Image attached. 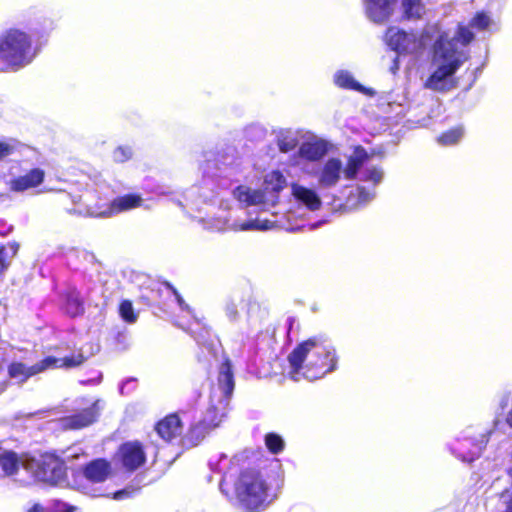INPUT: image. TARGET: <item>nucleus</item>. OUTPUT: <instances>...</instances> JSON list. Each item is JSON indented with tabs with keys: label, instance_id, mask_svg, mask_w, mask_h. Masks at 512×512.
Returning a JSON list of instances; mask_svg holds the SVG:
<instances>
[{
	"label": "nucleus",
	"instance_id": "1",
	"mask_svg": "<svg viewBox=\"0 0 512 512\" xmlns=\"http://www.w3.org/2000/svg\"><path fill=\"white\" fill-rule=\"evenodd\" d=\"M473 39L474 34L463 26L455 33L439 34L431 46V73L423 80V87L438 93L455 89V74L469 59L466 46Z\"/></svg>",
	"mask_w": 512,
	"mask_h": 512
},
{
	"label": "nucleus",
	"instance_id": "2",
	"mask_svg": "<svg viewBox=\"0 0 512 512\" xmlns=\"http://www.w3.org/2000/svg\"><path fill=\"white\" fill-rule=\"evenodd\" d=\"M368 154L362 147H357L346 160L338 156H331L321 161L317 166L304 162L302 172L314 177L322 190L336 188L344 179L347 181L358 179L360 182L371 183L377 186L384 177V172L376 166H365Z\"/></svg>",
	"mask_w": 512,
	"mask_h": 512
},
{
	"label": "nucleus",
	"instance_id": "3",
	"mask_svg": "<svg viewBox=\"0 0 512 512\" xmlns=\"http://www.w3.org/2000/svg\"><path fill=\"white\" fill-rule=\"evenodd\" d=\"M288 362L291 379L314 381L335 371L338 357L336 349L327 339L315 336L299 343L288 355Z\"/></svg>",
	"mask_w": 512,
	"mask_h": 512
},
{
	"label": "nucleus",
	"instance_id": "4",
	"mask_svg": "<svg viewBox=\"0 0 512 512\" xmlns=\"http://www.w3.org/2000/svg\"><path fill=\"white\" fill-rule=\"evenodd\" d=\"M59 203L69 214L90 217H111L141 206L142 198L139 195H124L117 197L110 204L93 203L94 194L90 191L83 195H72L62 190Z\"/></svg>",
	"mask_w": 512,
	"mask_h": 512
},
{
	"label": "nucleus",
	"instance_id": "5",
	"mask_svg": "<svg viewBox=\"0 0 512 512\" xmlns=\"http://www.w3.org/2000/svg\"><path fill=\"white\" fill-rule=\"evenodd\" d=\"M286 186L287 180L283 173L273 170L265 174L262 188L240 185L233 190V196L246 207L255 206L261 211H267L278 203L279 194Z\"/></svg>",
	"mask_w": 512,
	"mask_h": 512
},
{
	"label": "nucleus",
	"instance_id": "6",
	"mask_svg": "<svg viewBox=\"0 0 512 512\" xmlns=\"http://www.w3.org/2000/svg\"><path fill=\"white\" fill-rule=\"evenodd\" d=\"M235 491L240 507L249 512L264 510L274 500L266 479L256 470L242 472Z\"/></svg>",
	"mask_w": 512,
	"mask_h": 512
},
{
	"label": "nucleus",
	"instance_id": "7",
	"mask_svg": "<svg viewBox=\"0 0 512 512\" xmlns=\"http://www.w3.org/2000/svg\"><path fill=\"white\" fill-rule=\"evenodd\" d=\"M438 24L426 26L421 33L405 32L397 27H390L385 34L387 45L398 54L421 56L426 48L435 42L439 34L447 33Z\"/></svg>",
	"mask_w": 512,
	"mask_h": 512
},
{
	"label": "nucleus",
	"instance_id": "8",
	"mask_svg": "<svg viewBox=\"0 0 512 512\" xmlns=\"http://www.w3.org/2000/svg\"><path fill=\"white\" fill-rule=\"evenodd\" d=\"M36 56L32 36L23 29L10 28L0 35V59L13 67H24Z\"/></svg>",
	"mask_w": 512,
	"mask_h": 512
},
{
	"label": "nucleus",
	"instance_id": "9",
	"mask_svg": "<svg viewBox=\"0 0 512 512\" xmlns=\"http://www.w3.org/2000/svg\"><path fill=\"white\" fill-rule=\"evenodd\" d=\"M234 389L233 374L228 362L220 367L218 387L212 391L211 404L204 418V425L217 427L225 416L229 400Z\"/></svg>",
	"mask_w": 512,
	"mask_h": 512
},
{
	"label": "nucleus",
	"instance_id": "10",
	"mask_svg": "<svg viewBox=\"0 0 512 512\" xmlns=\"http://www.w3.org/2000/svg\"><path fill=\"white\" fill-rule=\"evenodd\" d=\"M239 210H232L228 216L201 218L199 222L207 230L212 231H266L278 227V220L275 214L273 219L258 216L255 219L241 220L238 216Z\"/></svg>",
	"mask_w": 512,
	"mask_h": 512
},
{
	"label": "nucleus",
	"instance_id": "11",
	"mask_svg": "<svg viewBox=\"0 0 512 512\" xmlns=\"http://www.w3.org/2000/svg\"><path fill=\"white\" fill-rule=\"evenodd\" d=\"M24 470L35 481L51 485L61 484L66 478V468L61 459L53 454H44L39 458H29L24 462Z\"/></svg>",
	"mask_w": 512,
	"mask_h": 512
},
{
	"label": "nucleus",
	"instance_id": "12",
	"mask_svg": "<svg viewBox=\"0 0 512 512\" xmlns=\"http://www.w3.org/2000/svg\"><path fill=\"white\" fill-rule=\"evenodd\" d=\"M489 434L479 432L475 427H468L456 437L450 445V450L463 462H472L481 454L488 442Z\"/></svg>",
	"mask_w": 512,
	"mask_h": 512
},
{
	"label": "nucleus",
	"instance_id": "13",
	"mask_svg": "<svg viewBox=\"0 0 512 512\" xmlns=\"http://www.w3.org/2000/svg\"><path fill=\"white\" fill-rule=\"evenodd\" d=\"M83 361L84 357L81 354L65 358L48 356L41 360L39 363L30 367H27L22 363H12L9 367V375L19 382H24L29 377L47 369L58 367H76L82 364Z\"/></svg>",
	"mask_w": 512,
	"mask_h": 512
},
{
	"label": "nucleus",
	"instance_id": "14",
	"mask_svg": "<svg viewBox=\"0 0 512 512\" xmlns=\"http://www.w3.org/2000/svg\"><path fill=\"white\" fill-rule=\"evenodd\" d=\"M328 150V142L322 139L303 142L297 154L291 158V165L299 167L302 170L304 162L314 164V162L322 159L328 153Z\"/></svg>",
	"mask_w": 512,
	"mask_h": 512
},
{
	"label": "nucleus",
	"instance_id": "15",
	"mask_svg": "<svg viewBox=\"0 0 512 512\" xmlns=\"http://www.w3.org/2000/svg\"><path fill=\"white\" fill-rule=\"evenodd\" d=\"M225 314L230 322H239L246 316L248 322L252 321V314L259 310L258 305L249 297H231L225 304Z\"/></svg>",
	"mask_w": 512,
	"mask_h": 512
},
{
	"label": "nucleus",
	"instance_id": "16",
	"mask_svg": "<svg viewBox=\"0 0 512 512\" xmlns=\"http://www.w3.org/2000/svg\"><path fill=\"white\" fill-rule=\"evenodd\" d=\"M118 460L129 471L136 470L145 463L146 455L139 442H126L118 451Z\"/></svg>",
	"mask_w": 512,
	"mask_h": 512
},
{
	"label": "nucleus",
	"instance_id": "17",
	"mask_svg": "<svg viewBox=\"0 0 512 512\" xmlns=\"http://www.w3.org/2000/svg\"><path fill=\"white\" fill-rule=\"evenodd\" d=\"M290 189L294 201L299 206L305 207L309 211H318L322 207V200L314 188L293 182Z\"/></svg>",
	"mask_w": 512,
	"mask_h": 512
},
{
	"label": "nucleus",
	"instance_id": "18",
	"mask_svg": "<svg viewBox=\"0 0 512 512\" xmlns=\"http://www.w3.org/2000/svg\"><path fill=\"white\" fill-rule=\"evenodd\" d=\"M99 412V401H95L82 411L62 418L60 422L65 429H81L95 422L99 416Z\"/></svg>",
	"mask_w": 512,
	"mask_h": 512
},
{
	"label": "nucleus",
	"instance_id": "19",
	"mask_svg": "<svg viewBox=\"0 0 512 512\" xmlns=\"http://www.w3.org/2000/svg\"><path fill=\"white\" fill-rule=\"evenodd\" d=\"M45 179V171L41 168H33L27 173L14 177L8 181V187L12 192H25L39 187Z\"/></svg>",
	"mask_w": 512,
	"mask_h": 512
},
{
	"label": "nucleus",
	"instance_id": "20",
	"mask_svg": "<svg viewBox=\"0 0 512 512\" xmlns=\"http://www.w3.org/2000/svg\"><path fill=\"white\" fill-rule=\"evenodd\" d=\"M396 0H363L367 17L376 23L386 21L393 13Z\"/></svg>",
	"mask_w": 512,
	"mask_h": 512
},
{
	"label": "nucleus",
	"instance_id": "21",
	"mask_svg": "<svg viewBox=\"0 0 512 512\" xmlns=\"http://www.w3.org/2000/svg\"><path fill=\"white\" fill-rule=\"evenodd\" d=\"M158 435L165 441H171L181 433V424L177 415L167 416L156 426Z\"/></svg>",
	"mask_w": 512,
	"mask_h": 512
},
{
	"label": "nucleus",
	"instance_id": "22",
	"mask_svg": "<svg viewBox=\"0 0 512 512\" xmlns=\"http://www.w3.org/2000/svg\"><path fill=\"white\" fill-rule=\"evenodd\" d=\"M28 459H20L15 452L5 450L0 452V467L6 476H12L20 466L24 468V462Z\"/></svg>",
	"mask_w": 512,
	"mask_h": 512
},
{
	"label": "nucleus",
	"instance_id": "23",
	"mask_svg": "<svg viewBox=\"0 0 512 512\" xmlns=\"http://www.w3.org/2000/svg\"><path fill=\"white\" fill-rule=\"evenodd\" d=\"M461 25H458L459 28ZM463 27L467 28L472 34L471 28L476 29L478 31H489L492 32L497 27L496 21L486 12H477L475 16L470 20L469 25ZM458 29H456L453 33H455ZM452 33L451 31H449Z\"/></svg>",
	"mask_w": 512,
	"mask_h": 512
},
{
	"label": "nucleus",
	"instance_id": "24",
	"mask_svg": "<svg viewBox=\"0 0 512 512\" xmlns=\"http://www.w3.org/2000/svg\"><path fill=\"white\" fill-rule=\"evenodd\" d=\"M110 473V464L102 459L91 462L85 468L84 474L87 479L93 482L104 481Z\"/></svg>",
	"mask_w": 512,
	"mask_h": 512
},
{
	"label": "nucleus",
	"instance_id": "25",
	"mask_svg": "<svg viewBox=\"0 0 512 512\" xmlns=\"http://www.w3.org/2000/svg\"><path fill=\"white\" fill-rule=\"evenodd\" d=\"M374 197V189H368L362 185H357L355 188V193H350L348 202L354 206H361L369 203Z\"/></svg>",
	"mask_w": 512,
	"mask_h": 512
},
{
	"label": "nucleus",
	"instance_id": "26",
	"mask_svg": "<svg viewBox=\"0 0 512 512\" xmlns=\"http://www.w3.org/2000/svg\"><path fill=\"white\" fill-rule=\"evenodd\" d=\"M334 82L335 84L344 89H351L355 91L363 92L364 88L361 84H359L352 74L345 70H339L334 75Z\"/></svg>",
	"mask_w": 512,
	"mask_h": 512
},
{
	"label": "nucleus",
	"instance_id": "27",
	"mask_svg": "<svg viewBox=\"0 0 512 512\" xmlns=\"http://www.w3.org/2000/svg\"><path fill=\"white\" fill-rule=\"evenodd\" d=\"M83 303L80 294L76 290L69 291L66 295L65 311L68 315L75 317L83 312Z\"/></svg>",
	"mask_w": 512,
	"mask_h": 512
},
{
	"label": "nucleus",
	"instance_id": "28",
	"mask_svg": "<svg viewBox=\"0 0 512 512\" xmlns=\"http://www.w3.org/2000/svg\"><path fill=\"white\" fill-rule=\"evenodd\" d=\"M277 145L281 152L288 153L298 145V136L292 131H283L278 135Z\"/></svg>",
	"mask_w": 512,
	"mask_h": 512
},
{
	"label": "nucleus",
	"instance_id": "29",
	"mask_svg": "<svg viewBox=\"0 0 512 512\" xmlns=\"http://www.w3.org/2000/svg\"><path fill=\"white\" fill-rule=\"evenodd\" d=\"M402 8L408 19H418L424 14V5L421 0H403Z\"/></svg>",
	"mask_w": 512,
	"mask_h": 512
},
{
	"label": "nucleus",
	"instance_id": "30",
	"mask_svg": "<svg viewBox=\"0 0 512 512\" xmlns=\"http://www.w3.org/2000/svg\"><path fill=\"white\" fill-rule=\"evenodd\" d=\"M22 144L15 139H0V161L21 151Z\"/></svg>",
	"mask_w": 512,
	"mask_h": 512
},
{
	"label": "nucleus",
	"instance_id": "31",
	"mask_svg": "<svg viewBox=\"0 0 512 512\" xmlns=\"http://www.w3.org/2000/svg\"><path fill=\"white\" fill-rule=\"evenodd\" d=\"M464 135V129L462 126H458L455 128H452L443 134H441L438 138V142L441 145L449 146L454 145L460 141V139Z\"/></svg>",
	"mask_w": 512,
	"mask_h": 512
},
{
	"label": "nucleus",
	"instance_id": "32",
	"mask_svg": "<svg viewBox=\"0 0 512 512\" xmlns=\"http://www.w3.org/2000/svg\"><path fill=\"white\" fill-rule=\"evenodd\" d=\"M119 313L121 318L128 323H134L137 320V314L134 311L133 305L128 300L121 302L119 306Z\"/></svg>",
	"mask_w": 512,
	"mask_h": 512
},
{
	"label": "nucleus",
	"instance_id": "33",
	"mask_svg": "<svg viewBox=\"0 0 512 512\" xmlns=\"http://www.w3.org/2000/svg\"><path fill=\"white\" fill-rule=\"evenodd\" d=\"M265 443L267 448L274 454L281 452L284 448V442L282 438L274 433L266 435Z\"/></svg>",
	"mask_w": 512,
	"mask_h": 512
},
{
	"label": "nucleus",
	"instance_id": "34",
	"mask_svg": "<svg viewBox=\"0 0 512 512\" xmlns=\"http://www.w3.org/2000/svg\"><path fill=\"white\" fill-rule=\"evenodd\" d=\"M17 246L10 245L9 247L0 246V265L4 268L9 265L10 259L16 254Z\"/></svg>",
	"mask_w": 512,
	"mask_h": 512
},
{
	"label": "nucleus",
	"instance_id": "35",
	"mask_svg": "<svg viewBox=\"0 0 512 512\" xmlns=\"http://www.w3.org/2000/svg\"><path fill=\"white\" fill-rule=\"evenodd\" d=\"M132 149L127 146H119L113 152L115 162L123 163L132 157Z\"/></svg>",
	"mask_w": 512,
	"mask_h": 512
},
{
	"label": "nucleus",
	"instance_id": "36",
	"mask_svg": "<svg viewBox=\"0 0 512 512\" xmlns=\"http://www.w3.org/2000/svg\"><path fill=\"white\" fill-rule=\"evenodd\" d=\"M53 512H72V507H68L65 503H62L61 501H54Z\"/></svg>",
	"mask_w": 512,
	"mask_h": 512
},
{
	"label": "nucleus",
	"instance_id": "37",
	"mask_svg": "<svg viewBox=\"0 0 512 512\" xmlns=\"http://www.w3.org/2000/svg\"><path fill=\"white\" fill-rule=\"evenodd\" d=\"M131 493H132V491L129 489H123V490H120V491H117L116 493H114L113 498L116 500H122V499L130 496Z\"/></svg>",
	"mask_w": 512,
	"mask_h": 512
},
{
	"label": "nucleus",
	"instance_id": "38",
	"mask_svg": "<svg viewBox=\"0 0 512 512\" xmlns=\"http://www.w3.org/2000/svg\"><path fill=\"white\" fill-rule=\"evenodd\" d=\"M135 386V380L134 379H129L127 381H125L121 387H120V391L121 393H124V390L127 389V390H131L133 389Z\"/></svg>",
	"mask_w": 512,
	"mask_h": 512
},
{
	"label": "nucleus",
	"instance_id": "39",
	"mask_svg": "<svg viewBox=\"0 0 512 512\" xmlns=\"http://www.w3.org/2000/svg\"><path fill=\"white\" fill-rule=\"evenodd\" d=\"M399 68H400L399 56H395L392 60V65L390 66L389 70L391 71L392 74H396L397 71L399 70Z\"/></svg>",
	"mask_w": 512,
	"mask_h": 512
},
{
	"label": "nucleus",
	"instance_id": "40",
	"mask_svg": "<svg viewBox=\"0 0 512 512\" xmlns=\"http://www.w3.org/2000/svg\"><path fill=\"white\" fill-rule=\"evenodd\" d=\"M174 295H175V297H176V300H177V302H178V304H179L180 308H181V309H183V310H184V309L189 310L188 305L184 302L183 298H182V297L178 294V292H177V291H175V290H174Z\"/></svg>",
	"mask_w": 512,
	"mask_h": 512
},
{
	"label": "nucleus",
	"instance_id": "41",
	"mask_svg": "<svg viewBox=\"0 0 512 512\" xmlns=\"http://www.w3.org/2000/svg\"><path fill=\"white\" fill-rule=\"evenodd\" d=\"M27 512H46L45 508L40 504H34Z\"/></svg>",
	"mask_w": 512,
	"mask_h": 512
},
{
	"label": "nucleus",
	"instance_id": "42",
	"mask_svg": "<svg viewBox=\"0 0 512 512\" xmlns=\"http://www.w3.org/2000/svg\"><path fill=\"white\" fill-rule=\"evenodd\" d=\"M299 228H300V227L296 226V227H291L290 229H291V230H297V229H299Z\"/></svg>",
	"mask_w": 512,
	"mask_h": 512
}]
</instances>
